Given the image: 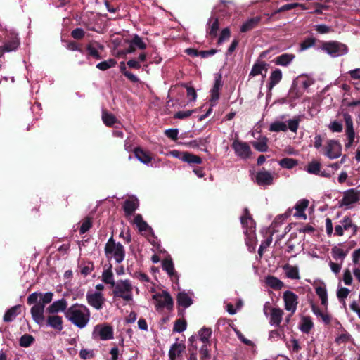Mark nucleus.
Segmentation results:
<instances>
[{"instance_id":"obj_1","label":"nucleus","mask_w":360,"mask_h":360,"mask_svg":"<svg viewBox=\"0 0 360 360\" xmlns=\"http://www.w3.org/2000/svg\"><path fill=\"white\" fill-rule=\"evenodd\" d=\"M53 294L51 292L45 293L32 292L27 300V304H34L30 312L33 320L39 326L44 323V308L45 305L49 304L53 300Z\"/></svg>"},{"instance_id":"obj_2","label":"nucleus","mask_w":360,"mask_h":360,"mask_svg":"<svg viewBox=\"0 0 360 360\" xmlns=\"http://www.w3.org/2000/svg\"><path fill=\"white\" fill-rule=\"evenodd\" d=\"M66 319L79 328H85L90 321L91 313L84 304H75L65 312Z\"/></svg>"},{"instance_id":"obj_3","label":"nucleus","mask_w":360,"mask_h":360,"mask_svg":"<svg viewBox=\"0 0 360 360\" xmlns=\"http://www.w3.org/2000/svg\"><path fill=\"white\" fill-rule=\"evenodd\" d=\"M105 254L108 259H115L117 263H121L125 257L124 246L120 243H115L111 236L105 246Z\"/></svg>"},{"instance_id":"obj_4","label":"nucleus","mask_w":360,"mask_h":360,"mask_svg":"<svg viewBox=\"0 0 360 360\" xmlns=\"http://www.w3.org/2000/svg\"><path fill=\"white\" fill-rule=\"evenodd\" d=\"M113 295L115 297L122 299L126 302L133 300V285L129 280H120L113 287Z\"/></svg>"},{"instance_id":"obj_5","label":"nucleus","mask_w":360,"mask_h":360,"mask_svg":"<svg viewBox=\"0 0 360 360\" xmlns=\"http://www.w3.org/2000/svg\"><path fill=\"white\" fill-rule=\"evenodd\" d=\"M241 224L245 230L244 233L247 236V245H251L255 239V224L250 215L247 208L244 209L243 214L240 217Z\"/></svg>"},{"instance_id":"obj_6","label":"nucleus","mask_w":360,"mask_h":360,"mask_svg":"<svg viewBox=\"0 0 360 360\" xmlns=\"http://www.w3.org/2000/svg\"><path fill=\"white\" fill-rule=\"evenodd\" d=\"M321 49L333 58L342 56L348 52L347 45L337 41H324L322 43Z\"/></svg>"},{"instance_id":"obj_7","label":"nucleus","mask_w":360,"mask_h":360,"mask_svg":"<svg viewBox=\"0 0 360 360\" xmlns=\"http://www.w3.org/2000/svg\"><path fill=\"white\" fill-rule=\"evenodd\" d=\"M93 338H99L101 340H112L114 338L113 328L106 323L98 324L94 326L92 332Z\"/></svg>"},{"instance_id":"obj_8","label":"nucleus","mask_w":360,"mask_h":360,"mask_svg":"<svg viewBox=\"0 0 360 360\" xmlns=\"http://www.w3.org/2000/svg\"><path fill=\"white\" fill-rule=\"evenodd\" d=\"M153 299L155 300V306L157 310H160L164 308L170 310L173 307V300L170 295L165 291L158 292L153 295Z\"/></svg>"},{"instance_id":"obj_9","label":"nucleus","mask_w":360,"mask_h":360,"mask_svg":"<svg viewBox=\"0 0 360 360\" xmlns=\"http://www.w3.org/2000/svg\"><path fill=\"white\" fill-rule=\"evenodd\" d=\"M104 46L96 41H90L85 46L84 55L87 59L94 58L101 60L102 56L99 51H103Z\"/></svg>"},{"instance_id":"obj_10","label":"nucleus","mask_w":360,"mask_h":360,"mask_svg":"<svg viewBox=\"0 0 360 360\" xmlns=\"http://www.w3.org/2000/svg\"><path fill=\"white\" fill-rule=\"evenodd\" d=\"M283 299L285 303V309L291 314H295L298 304V297L293 292L286 290L283 292Z\"/></svg>"},{"instance_id":"obj_11","label":"nucleus","mask_w":360,"mask_h":360,"mask_svg":"<svg viewBox=\"0 0 360 360\" xmlns=\"http://www.w3.org/2000/svg\"><path fill=\"white\" fill-rule=\"evenodd\" d=\"M344 120L345 122L346 129L345 134L347 138V142L345 143V148H350L354 143L356 136L352 117L348 113L344 114Z\"/></svg>"},{"instance_id":"obj_12","label":"nucleus","mask_w":360,"mask_h":360,"mask_svg":"<svg viewBox=\"0 0 360 360\" xmlns=\"http://www.w3.org/2000/svg\"><path fill=\"white\" fill-rule=\"evenodd\" d=\"M352 229V233L356 234L357 231V226L352 223L351 218L345 217L340 221V224L336 225L335 227V234L338 236H342L344 234V231Z\"/></svg>"},{"instance_id":"obj_13","label":"nucleus","mask_w":360,"mask_h":360,"mask_svg":"<svg viewBox=\"0 0 360 360\" xmlns=\"http://www.w3.org/2000/svg\"><path fill=\"white\" fill-rule=\"evenodd\" d=\"M86 300L89 305L100 310L103 308L105 299L101 292H88Z\"/></svg>"},{"instance_id":"obj_14","label":"nucleus","mask_w":360,"mask_h":360,"mask_svg":"<svg viewBox=\"0 0 360 360\" xmlns=\"http://www.w3.org/2000/svg\"><path fill=\"white\" fill-rule=\"evenodd\" d=\"M20 46V39L16 35H11L8 37L4 43L0 46V58H1L6 52L15 51Z\"/></svg>"},{"instance_id":"obj_15","label":"nucleus","mask_w":360,"mask_h":360,"mask_svg":"<svg viewBox=\"0 0 360 360\" xmlns=\"http://www.w3.org/2000/svg\"><path fill=\"white\" fill-rule=\"evenodd\" d=\"M342 154V146L336 140H328L326 146L325 155L330 159L339 158Z\"/></svg>"},{"instance_id":"obj_16","label":"nucleus","mask_w":360,"mask_h":360,"mask_svg":"<svg viewBox=\"0 0 360 360\" xmlns=\"http://www.w3.org/2000/svg\"><path fill=\"white\" fill-rule=\"evenodd\" d=\"M359 200V193L355 191L354 189H350L344 193L343 197L340 201V204L341 207L349 209Z\"/></svg>"},{"instance_id":"obj_17","label":"nucleus","mask_w":360,"mask_h":360,"mask_svg":"<svg viewBox=\"0 0 360 360\" xmlns=\"http://www.w3.org/2000/svg\"><path fill=\"white\" fill-rule=\"evenodd\" d=\"M297 7L301 8L302 10H306L308 8L305 6L304 4H299V3H292V4H287L283 6H282L280 8L276 10L274 12H273L271 14L265 13L264 15L267 17L265 22H269L271 20H278V18L276 17V15L278 14L281 12L287 11L289 10H291L292 8H295Z\"/></svg>"},{"instance_id":"obj_18","label":"nucleus","mask_w":360,"mask_h":360,"mask_svg":"<svg viewBox=\"0 0 360 360\" xmlns=\"http://www.w3.org/2000/svg\"><path fill=\"white\" fill-rule=\"evenodd\" d=\"M232 147L235 153L243 159H247L250 157L251 149L250 146L245 143L239 141H233Z\"/></svg>"},{"instance_id":"obj_19","label":"nucleus","mask_w":360,"mask_h":360,"mask_svg":"<svg viewBox=\"0 0 360 360\" xmlns=\"http://www.w3.org/2000/svg\"><path fill=\"white\" fill-rule=\"evenodd\" d=\"M129 47L126 49L124 53H134L136 49L144 50L147 48V44L145 43L142 38L137 34H134L131 39L127 41Z\"/></svg>"},{"instance_id":"obj_20","label":"nucleus","mask_w":360,"mask_h":360,"mask_svg":"<svg viewBox=\"0 0 360 360\" xmlns=\"http://www.w3.org/2000/svg\"><path fill=\"white\" fill-rule=\"evenodd\" d=\"M314 81L306 75H300L293 80L292 84L290 90L307 89L312 84Z\"/></svg>"},{"instance_id":"obj_21","label":"nucleus","mask_w":360,"mask_h":360,"mask_svg":"<svg viewBox=\"0 0 360 360\" xmlns=\"http://www.w3.org/2000/svg\"><path fill=\"white\" fill-rule=\"evenodd\" d=\"M255 181L261 186H269L274 182V176L271 172L263 169L257 173Z\"/></svg>"},{"instance_id":"obj_22","label":"nucleus","mask_w":360,"mask_h":360,"mask_svg":"<svg viewBox=\"0 0 360 360\" xmlns=\"http://www.w3.org/2000/svg\"><path fill=\"white\" fill-rule=\"evenodd\" d=\"M67 301L65 299H60L53 302L46 309V311L50 314H56L59 311H65L67 310Z\"/></svg>"},{"instance_id":"obj_23","label":"nucleus","mask_w":360,"mask_h":360,"mask_svg":"<svg viewBox=\"0 0 360 360\" xmlns=\"http://www.w3.org/2000/svg\"><path fill=\"white\" fill-rule=\"evenodd\" d=\"M63 319L58 315L51 314L46 318V325L57 331H61L63 330Z\"/></svg>"},{"instance_id":"obj_24","label":"nucleus","mask_w":360,"mask_h":360,"mask_svg":"<svg viewBox=\"0 0 360 360\" xmlns=\"http://www.w3.org/2000/svg\"><path fill=\"white\" fill-rule=\"evenodd\" d=\"M268 64L264 61H257L255 63L249 74V77H255L259 75H262V77H265L267 73Z\"/></svg>"},{"instance_id":"obj_25","label":"nucleus","mask_w":360,"mask_h":360,"mask_svg":"<svg viewBox=\"0 0 360 360\" xmlns=\"http://www.w3.org/2000/svg\"><path fill=\"white\" fill-rule=\"evenodd\" d=\"M261 20H262L261 16H255V17L248 19L240 27V32H249V31L253 30L259 25V23L260 22Z\"/></svg>"},{"instance_id":"obj_26","label":"nucleus","mask_w":360,"mask_h":360,"mask_svg":"<svg viewBox=\"0 0 360 360\" xmlns=\"http://www.w3.org/2000/svg\"><path fill=\"white\" fill-rule=\"evenodd\" d=\"M185 350V346L180 343L173 344L169 351V360H176Z\"/></svg>"},{"instance_id":"obj_27","label":"nucleus","mask_w":360,"mask_h":360,"mask_svg":"<svg viewBox=\"0 0 360 360\" xmlns=\"http://www.w3.org/2000/svg\"><path fill=\"white\" fill-rule=\"evenodd\" d=\"M283 311L279 308H273L270 316L271 326H279L282 321Z\"/></svg>"},{"instance_id":"obj_28","label":"nucleus","mask_w":360,"mask_h":360,"mask_svg":"<svg viewBox=\"0 0 360 360\" xmlns=\"http://www.w3.org/2000/svg\"><path fill=\"white\" fill-rule=\"evenodd\" d=\"M264 281L266 285L276 290L281 289L284 285L280 279L273 276H266Z\"/></svg>"},{"instance_id":"obj_29","label":"nucleus","mask_w":360,"mask_h":360,"mask_svg":"<svg viewBox=\"0 0 360 360\" xmlns=\"http://www.w3.org/2000/svg\"><path fill=\"white\" fill-rule=\"evenodd\" d=\"M134 152L135 157L142 163L148 165L150 162L152 157L149 153L139 148H135Z\"/></svg>"},{"instance_id":"obj_30","label":"nucleus","mask_w":360,"mask_h":360,"mask_svg":"<svg viewBox=\"0 0 360 360\" xmlns=\"http://www.w3.org/2000/svg\"><path fill=\"white\" fill-rule=\"evenodd\" d=\"M162 268L172 278V279H178V276L174 270V264L171 259H165L162 262Z\"/></svg>"},{"instance_id":"obj_31","label":"nucleus","mask_w":360,"mask_h":360,"mask_svg":"<svg viewBox=\"0 0 360 360\" xmlns=\"http://www.w3.org/2000/svg\"><path fill=\"white\" fill-rule=\"evenodd\" d=\"M282 79V72L279 69H276L274 70L270 76L269 82L267 84L268 90H271V89L277 84Z\"/></svg>"},{"instance_id":"obj_32","label":"nucleus","mask_w":360,"mask_h":360,"mask_svg":"<svg viewBox=\"0 0 360 360\" xmlns=\"http://www.w3.org/2000/svg\"><path fill=\"white\" fill-rule=\"evenodd\" d=\"M209 31H207L209 35L212 38H215L217 36V32L219 28V22L217 18H211L209 20Z\"/></svg>"},{"instance_id":"obj_33","label":"nucleus","mask_w":360,"mask_h":360,"mask_svg":"<svg viewBox=\"0 0 360 360\" xmlns=\"http://www.w3.org/2000/svg\"><path fill=\"white\" fill-rule=\"evenodd\" d=\"M21 306L15 305L9 309L4 316V321L6 322L12 321L18 314L20 313Z\"/></svg>"},{"instance_id":"obj_34","label":"nucleus","mask_w":360,"mask_h":360,"mask_svg":"<svg viewBox=\"0 0 360 360\" xmlns=\"http://www.w3.org/2000/svg\"><path fill=\"white\" fill-rule=\"evenodd\" d=\"M352 83L355 90H360V68H356L348 72Z\"/></svg>"},{"instance_id":"obj_35","label":"nucleus","mask_w":360,"mask_h":360,"mask_svg":"<svg viewBox=\"0 0 360 360\" xmlns=\"http://www.w3.org/2000/svg\"><path fill=\"white\" fill-rule=\"evenodd\" d=\"M331 254L335 260H340V262L342 263L348 254V250H344L340 247L335 246L331 249Z\"/></svg>"},{"instance_id":"obj_36","label":"nucleus","mask_w":360,"mask_h":360,"mask_svg":"<svg viewBox=\"0 0 360 360\" xmlns=\"http://www.w3.org/2000/svg\"><path fill=\"white\" fill-rule=\"evenodd\" d=\"M314 323L311 318L304 316L302 318L299 328L304 333H309L311 329L313 328Z\"/></svg>"},{"instance_id":"obj_37","label":"nucleus","mask_w":360,"mask_h":360,"mask_svg":"<svg viewBox=\"0 0 360 360\" xmlns=\"http://www.w3.org/2000/svg\"><path fill=\"white\" fill-rule=\"evenodd\" d=\"M295 58V55L290 53H283L281 56H278L276 58V64L278 65L286 66L288 65L293 59Z\"/></svg>"},{"instance_id":"obj_38","label":"nucleus","mask_w":360,"mask_h":360,"mask_svg":"<svg viewBox=\"0 0 360 360\" xmlns=\"http://www.w3.org/2000/svg\"><path fill=\"white\" fill-rule=\"evenodd\" d=\"M283 269L285 270V274L288 278L291 279H299V269L297 266H290L289 264H285L283 266Z\"/></svg>"},{"instance_id":"obj_39","label":"nucleus","mask_w":360,"mask_h":360,"mask_svg":"<svg viewBox=\"0 0 360 360\" xmlns=\"http://www.w3.org/2000/svg\"><path fill=\"white\" fill-rule=\"evenodd\" d=\"M309 204V201L307 200H300L295 205V210L296 213L295 214V216L300 217H304V218H306L305 214L303 213L304 210L307 207Z\"/></svg>"},{"instance_id":"obj_40","label":"nucleus","mask_w":360,"mask_h":360,"mask_svg":"<svg viewBox=\"0 0 360 360\" xmlns=\"http://www.w3.org/2000/svg\"><path fill=\"white\" fill-rule=\"evenodd\" d=\"M138 200L136 199L128 200L124 202V210L127 214H131L138 207Z\"/></svg>"},{"instance_id":"obj_41","label":"nucleus","mask_w":360,"mask_h":360,"mask_svg":"<svg viewBox=\"0 0 360 360\" xmlns=\"http://www.w3.org/2000/svg\"><path fill=\"white\" fill-rule=\"evenodd\" d=\"M178 304L185 308L192 304L191 297L185 292H179L177 297Z\"/></svg>"},{"instance_id":"obj_42","label":"nucleus","mask_w":360,"mask_h":360,"mask_svg":"<svg viewBox=\"0 0 360 360\" xmlns=\"http://www.w3.org/2000/svg\"><path fill=\"white\" fill-rule=\"evenodd\" d=\"M111 267L104 270L102 274V281L107 283L110 284L112 287L116 284L114 281L113 274L110 269Z\"/></svg>"},{"instance_id":"obj_43","label":"nucleus","mask_w":360,"mask_h":360,"mask_svg":"<svg viewBox=\"0 0 360 360\" xmlns=\"http://www.w3.org/2000/svg\"><path fill=\"white\" fill-rule=\"evenodd\" d=\"M102 120L103 123L108 126L111 127L117 122L116 117L111 113L108 112L106 110L102 112Z\"/></svg>"},{"instance_id":"obj_44","label":"nucleus","mask_w":360,"mask_h":360,"mask_svg":"<svg viewBox=\"0 0 360 360\" xmlns=\"http://www.w3.org/2000/svg\"><path fill=\"white\" fill-rule=\"evenodd\" d=\"M316 292L321 299V304L324 306L328 304V294L325 286H318L316 288Z\"/></svg>"},{"instance_id":"obj_45","label":"nucleus","mask_w":360,"mask_h":360,"mask_svg":"<svg viewBox=\"0 0 360 360\" xmlns=\"http://www.w3.org/2000/svg\"><path fill=\"white\" fill-rule=\"evenodd\" d=\"M182 160L188 163L201 164L202 159L195 155L189 153L188 152H184V156Z\"/></svg>"},{"instance_id":"obj_46","label":"nucleus","mask_w":360,"mask_h":360,"mask_svg":"<svg viewBox=\"0 0 360 360\" xmlns=\"http://www.w3.org/2000/svg\"><path fill=\"white\" fill-rule=\"evenodd\" d=\"M116 64H117V61L113 58H110L107 60H104L101 63H98L96 65V68L101 70L104 71V70H107L112 67H115Z\"/></svg>"},{"instance_id":"obj_47","label":"nucleus","mask_w":360,"mask_h":360,"mask_svg":"<svg viewBox=\"0 0 360 360\" xmlns=\"http://www.w3.org/2000/svg\"><path fill=\"white\" fill-rule=\"evenodd\" d=\"M252 144L259 152H266L268 149L267 139L266 137L262 138L258 141H254Z\"/></svg>"},{"instance_id":"obj_48","label":"nucleus","mask_w":360,"mask_h":360,"mask_svg":"<svg viewBox=\"0 0 360 360\" xmlns=\"http://www.w3.org/2000/svg\"><path fill=\"white\" fill-rule=\"evenodd\" d=\"M134 221L140 231H146L148 229H150L148 224L143 220V218L140 214L135 216Z\"/></svg>"},{"instance_id":"obj_49","label":"nucleus","mask_w":360,"mask_h":360,"mask_svg":"<svg viewBox=\"0 0 360 360\" xmlns=\"http://www.w3.org/2000/svg\"><path fill=\"white\" fill-rule=\"evenodd\" d=\"M311 309H312V311L314 312V314L315 315H316L317 316L321 317L322 321L326 324H328L330 322V316L328 314L322 312L319 307H317L314 305H312Z\"/></svg>"},{"instance_id":"obj_50","label":"nucleus","mask_w":360,"mask_h":360,"mask_svg":"<svg viewBox=\"0 0 360 360\" xmlns=\"http://www.w3.org/2000/svg\"><path fill=\"white\" fill-rule=\"evenodd\" d=\"M321 164L317 161L309 162L306 168V171L309 174H318L320 172Z\"/></svg>"},{"instance_id":"obj_51","label":"nucleus","mask_w":360,"mask_h":360,"mask_svg":"<svg viewBox=\"0 0 360 360\" xmlns=\"http://www.w3.org/2000/svg\"><path fill=\"white\" fill-rule=\"evenodd\" d=\"M287 129V124L280 121L273 122L269 127V130L271 131H285Z\"/></svg>"},{"instance_id":"obj_52","label":"nucleus","mask_w":360,"mask_h":360,"mask_svg":"<svg viewBox=\"0 0 360 360\" xmlns=\"http://www.w3.org/2000/svg\"><path fill=\"white\" fill-rule=\"evenodd\" d=\"M279 165L283 168L292 169L297 165V161L292 158H285L280 160Z\"/></svg>"},{"instance_id":"obj_53","label":"nucleus","mask_w":360,"mask_h":360,"mask_svg":"<svg viewBox=\"0 0 360 360\" xmlns=\"http://www.w3.org/2000/svg\"><path fill=\"white\" fill-rule=\"evenodd\" d=\"M34 340L32 335L25 334L23 335L20 339V345L23 347H27L30 346Z\"/></svg>"},{"instance_id":"obj_54","label":"nucleus","mask_w":360,"mask_h":360,"mask_svg":"<svg viewBox=\"0 0 360 360\" xmlns=\"http://www.w3.org/2000/svg\"><path fill=\"white\" fill-rule=\"evenodd\" d=\"M285 338V334H284L283 329H281V328H280L278 330H271L269 333V338L271 340L276 341L279 338Z\"/></svg>"},{"instance_id":"obj_55","label":"nucleus","mask_w":360,"mask_h":360,"mask_svg":"<svg viewBox=\"0 0 360 360\" xmlns=\"http://www.w3.org/2000/svg\"><path fill=\"white\" fill-rule=\"evenodd\" d=\"M316 39L314 37H309L305 39L300 43V51L306 50L315 44Z\"/></svg>"},{"instance_id":"obj_56","label":"nucleus","mask_w":360,"mask_h":360,"mask_svg":"<svg viewBox=\"0 0 360 360\" xmlns=\"http://www.w3.org/2000/svg\"><path fill=\"white\" fill-rule=\"evenodd\" d=\"M120 69H121L122 74L125 77H127L130 81H131L133 82H136L138 81V77L136 75H134V74H132L131 72H130L126 70L124 63L122 62L120 63Z\"/></svg>"},{"instance_id":"obj_57","label":"nucleus","mask_w":360,"mask_h":360,"mask_svg":"<svg viewBox=\"0 0 360 360\" xmlns=\"http://www.w3.org/2000/svg\"><path fill=\"white\" fill-rule=\"evenodd\" d=\"M186 328V321L181 319H178L175 321L173 330L176 333H181Z\"/></svg>"},{"instance_id":"obj_58","label":"nucleus","mask_w":360,"mask_h":360,"mask_svg":"<svg viewBox=\"0 0 360 360\" xmlns=\"http://www.w3.org/2000/svg\"><path fill=\"white\" fill-rule=\"evenodd\" d=\"M211 334H212V331L210 329L202 328L199 331V335H200V340L204 343L208 342V340H209Z\"/></svg>"},{"instance_id":"obj_59","label":"nucleus","mask_w":360,"mask_h":360,"mask_svg":"<svg viewBox=\"0 0 360 360\" xmlns=\"http://www.w3.org/2000/svg\"><path fill=\"white\" fill-rule=\"evenodd\" d=\"M230 36H231V32H230L229 28H228V27L224 28L221 30L219 37L218 39L217 44L218 45L221 44L225 40L228 39L230 37Z\"/></svg>"},{"instance_id":"obj_60","label":"nucleus","mask_w":360,"mask_h":360,"mask_svg":"<svg viewBox=\"0 0 360 360\" xmlns=\"http://www.w3.org/2000/svg\"><path fill=\"white\" fill-rule=\"evenodd\" d=\"M70 34L73 39L80 40L84 37L85 32L83 29L77 27L72 30Z\"/></svg>"},{"instance_id":"obj_61","label":"nucleus","mask_w":360,"mask_h":360,"mask_svg":"<svg viewBox=\"0 0 360 360\" xmlns=\"http://www.w3.org/2000/svg\"><path fill=\"white\" fill-rule=\"evenodd\" d=\"M67 49L70 51H77L81 53H84V49L81 47V46L75 41H70L67 44Z\"/></svg>"},{"instance_id":"obj_62","label":"nucleus","mask_w":360,"mask_h":360,"mask_svg":"<svg viewBox=\"0 0 360 360\" xmlns=\"http://www.w3.org/2000/svg\"><path fill=\"white\" fill-rule=\"evenodd\" d=\"M94 353L93 350L83 349L79 352V356L82 359H91L94 357Z\"/></svg>"},{"instance_id":"obj_63","label":"nucleus","mask_w":360,"mask_h":360,"mask_svg":"<svg viewBox=\"0 0 360 360\" xmlns=\"http://www.w3.org/2000/svg\"><path fill=\"white\" fill-rule=\"evenodd\" d=\"M300 121L299 117H295L292 120H290L288 121V128L291 131L296 132L298 126H299V122Z\"/></svg>"},{"instance_id":"obj_64","label":"nucleus","mask_w":360,"mask_h":360,"mask_svg":"<svg viewBox=\"0 0 360 360\" xmlns=\"http://www.w3.org/2000/svg\"><path fill=\"white\" fill-rule=\"evenodd\" d=\"M352 263L354 266H360V248L354 250L352 255Z\"/></svg>"}]
</instances>
